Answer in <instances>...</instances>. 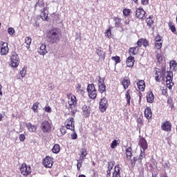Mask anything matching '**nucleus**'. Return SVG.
Segmentation results:
<instances>
[{
    "instance_id": "nucleus-1",
    "label": "nucleus",
    "mask_w": 177,
    "mask_h": 177,
    "mask_svg": "<svg viewBox=\"0 0 177 177\" xmlns=\"http://www.w3.org/2000/svg\"><path fill=\"white\" fill-rule=\"evenodd\" d=\"M47 39L50 44H57L60 41V37H62V32L60 29L55 28L51 29L47 33Z\"/></svg>"
},
{
    "instance_id": "nucleus-2",
    "label": "nucleus",
    "mask_w": 177,
    "mask_h": 177,
    "mask_svg": "<svg viewBox=\"0 0 177 177\" xmlns=\"http://www.w3.org/2000/svg\"><path fill=\"white\" fill-rule=\"evenodd\" d=\"M153 71V77L156 82H161V81H165V74H167V71L165 68L162 67L161 68H159L155 67Z\"/></svg>"
},
{
    "instance_id": "nucleus-3",
    "label": "nucleus",
    "mask_w": 177,
    "mask_h": 177,
    "mask_svg": "<svg viewBox=\"0 0 177 177\" xmlns=\"http://www.w3.org/2000/svg\"><path fill=\"white\" fill-rule=\"evenodd\" d=\"M87 93L88 95V97L93 100H95V99L97 97V90L96 89V87H95V84L93 83L88 84Z\"/></svg>"
},
{
    "instance_id": "nucleus-4",
    "label": "nucleus",
    "mask_w": 177,
    "mask_h": 177,
    "mask_svg": "<svg viewBox=\"0 0 177 177\" xmlns=\"http://www.w3.org/2000/svg\"><path fill=\"white\" fill-rule=\"evenodd\" d=\"M64 127L66 129H70L72 132L75 131V121H74V118H69L64 122Z\"/></svg>"
},
{
    "instance_id": "nucleus-5",
    "label": "nucleus",
    "mask_w": 177,
    "mask_h": 177,
    "mask_svg": "<svg viewBox=\"0 0 177 177\" xmlns=\"http://www.w3.org/2000/svg\"><path fill=\"white\" fill-rule=\"evenodd\" d=\"M40 128L44 133H49L52 131V123L48 120H44L41 124Z\"/></svg>"
},
{
    "instance_id": "nucleus-6",
    "label": "nucleus",
    "mask_w": 177,
    "mask_h": 177,
    "mask_svg": "<svg viewBox=\"0 0 177 177\" xmlns=\"http://www.w3.org/2000/svg\"><path fill=\"white\" fill-rule=\"evenodd\" d=\"M68 97V104L70 107V109H73V107H77V97L75 95H73L72 93H69L67 95Z\"/></svg>"
},
{
    "instance_id": "nucleus-7",
    "label": "nucleus",
    "mask_w": 177,
    "mask_h": 177,
    "mask_svg": "<svg viewBox=\"0 0 177 177\" xmlns=\"http://www.w3.org/2000/svg\"><path fill=\"white\" fill-rule=\"evenodd\" d=\"M10 66L11 67H18L20 63V59L19 58V55L15 53H12L10 56Z\"/></svg>"
},
{
    "instance_id": "nucleus-8",
    "label": "nucleus",
    "mask_w": 177,
    "mask_h": 177,
    "mask_svg": "<svg viewBox=\"0 0 177 177\" xmlns=\"http://www.w3.org/2000/svg\"><path fill=\"white\" fill-rule=\"evenodd\" d=\"M104 77H102L100 76H98V92L100 93H104L106 92V84H104Z\"/></svg>"
},
{
    "instance_id": "nucleus-9",
    "label": "nucleus",
    "mask_w": 177,
    "mask_h": 177,
    "mask_svg": "<svg viewBox=\"0 0 177 177\" xmlns=\"http://www.w3.org/2000/svg\"><path fill=\"white\" fill-rule=\"evenodd\" d=\"M173 77L174 73L171 71H167L165 74L166 85L169 89H172V86L174 85V83H172Z\"/></svg>"
},
{
    "instance_id": "nucleus-10",
    "label": "nucleus",
    "mask_w": 177,
    "mask_h": 177,
    "mask_svg": "<svg viewBox=\"0 0 177 177\" xmlns=\"http://www.w3.org/2000/svg\"><path fill=\"white\" fill-rule=\"evenodd\" d=\"M9 53V47L7 42L1 41L0 44V55L1 56H6Z\"/></svg>"
},
{
    "instance_id": "nucleus-11",
    "label": "nucleus",
    "mask_w": 177,
    "mask_h": 177,
    "mask_svg": "<svg viewBox=\"0 0 177 177\" xmlns=\"http://www.w3.org/2000/svg\"><path fill=\"white\" fill-rule=\"evenodd\" d=\"M21 174L24 176H28L31 174V167L28 166L27 164L23 163L20 167Z\"/></svg>"
},
{
    "instance_id": "nucleus-12",
    "label": "nucleus",
    "mask_w": 177,
    "mask_h": 177,
    "mask_svg": "<svg viewBox=\"0 0 177 177\" xmlns=\"http://www.w3.org/2000/svg\"><path fill=\"white\" fill-rule=\"evenodd\" d=\"M161 129L162 131H165V132H171L172 131V123L169 120H166L162 123Z\"/></svg>"
},
{
    "instance_id": "nucleus-13",
    "label": "nucleus",
    "mask_w": 177,
    "mask_h": 177,
    "mask_svg": "<svg viewBox=\"0 0 177 177\" xmlns=\"http://www.w3.org/2000/svg\"><path fill=\"white\" fill-rule=\"evenodd\" d=\"M107 106H109L107 98L103 97L101 99L100 102V110L101 113H104L107 110Z\"/></svg>"
},
{
    "instance_id": "nucleus-14",
    "label": "nucleus",
    "mask_w": 177,
    "mask_h": 177,
    "mask_svg": "<svg viewBox=\"0 0 177 177\" xmlns=\"http://www.w3.org/2000/svg\"><path fill=\"white\" fill-rule=\"evenodd\" d=\"M43 165L45 168L53 167V158L50 156H46L43 160Z\"/></svg>"
},
{
    "instance_id": "nucleus-15",
    "label": "nucleus",
    "mask_w": 177,
    "mask_h": 177,
    "mask_svg": "<svg viewBox=\"0 0 177 177\" xmlns=\"http://www.w3.org/2000/svg\"><path fill=\"white\" fill-rule=\"evenodd\" d=\"M138 145L141 149H142V151H146L149 147V145L147 144V141L145 138H140L139 140Z\"/></svg>"
},
{
    "instance_id": "nucleus-16",
    "label": "nucleus",
    "mask_w": 177,
    "mask_h": 177,
    "mask_svg": "<svg viewBox=\"0 0 177 177\" xmlns=\"http://www.w3.org/2000/svg\"><path fill=\"white\" fill-rule=\"evenodd\" d=\"M136 16L138 17V19L145 20V19H146V11H145L143 8H137Z\"/></svg>"
},
{
    "instance_id": "nucleus-17",
    "label": "nucleus",
    "mask_w": 177,
    "mask_h": 177,
    "mask_svg": "<svg viewBox=\"0 0 177 177\" xmlns=\"http://www.w3.org/2000/svg\"><path fill=\"white\" fill-rule=\"evenodd\" d=\"M111 177H121V167L120 166V164L115 166Z\"/></svg>"
},
{
    "instance_id": "nucleus-18",
    "label": "nucleus",
    "mask_w": 177,
    "mask_h": 177,
    "mask_svg": "<svg viewBox=\"0 0 177 177\" xmlns=\"http://www.w3.org/2000/svg\"><path fill=\"white\" fill-rule=\"evenodd\" d=\"M129 54L130 56H136V55H139V48L138 46L130 47L129 48Z\"/></svg>"
},
{
    "instance_id": "nucleus-19",
    "label": "nucleus",
    "mask_w": 177,
    "mask_h": 177,
    "mask_svg": "<svg viewBox=\"0 0 177 177\" xmlns=\"http://www.w3.org/2000/svg\"><path fill=\"white\" fill-rule=\"evenodd\" d=\"M146 24L149 28H152V30H154V20H153V15H151L148 18H147Z\"/></svg>"
},
{
    "instance_id": "nucleus-20",
    "label": "nucleus",
    "mask_w": 177,
    "mask_h": 177,
    "mask_svg": "<svg viewBox=\"0 0 177 177\" xmlns=\"http://www.w3.org/2000/svg\"><path fill=\"white\" fill-rule=\"evenodd\" d=\"M86 156H88V151L86 148H82L80 150V156L79 158V161H84Z\"/></svg>"
},
{
    "instance_id": "nucleus-21",
    "label": "nucleus",
    "mask_w": 177,
    "mask_h": 177,
    "mask_svg": "<svg viewBox=\"0 0 177 177\" xmlns=\"http://www.w3.org/2000/svg\"><path fill=\"white\" fill-rule=\"evenodd\" d=\"M138 88L140 92H145V89L146 88V84L145 83V80H138L137 82Z\"/></svg>"
},
{
    "instance_id": "nucleus-22",
    "label": "nucleus",
    "mask_w": 177,
    "mask_h": 177,
    "mask_svg": "<svg viewBox=\"0 0 177 177\" xmlns=\"http://www.w3.org/2000/svg\"><path fill=\"white\" fill-rule=\"evenodd\" d=\"M82 111H83V115L86 118H88L89 115H91V107L84 105L82 108Z\"/></svg>"
},
{
    "instance_id": "nucleus-23",
    "label": "nucleus",
    "mask_w": 177,
    "mask_h": 177,
    "mask_svg": "<svg viewBox=\"0 0 177 177\" xmlns=\"http://www.w3.org/2000/svg\"><path fill=\"white\" fill-rule=\"evenodd\" d=\"M75 90L77 93H80V95H84L85 93L84 86L80 83L76 84Z\"/></svg>"
},
{
    "instance_id": "nucleus-24",
    "label": "nucleus",
    "mask_w": 177,
    "mask_h": 177,
    "mask_svg": "<svg viewBox=\"0 0 177 177\" xmlns=\"http://www.w3.org/2000/svg\"><path fill=\"white\" fill-rule=\"evenodd\" d=\"M126 64L127 67H133V64H135V57L130 55L126 61Z\"/></svg>"
},
{
    "instance_id": "nucleus-25",
    "label": "nucleus",
    "mask_w": 177,
    "mask_h": 177,
    "mask_svg": "<svg viewBox=\"0 0 177 177\" xmlns=\"http://www.w3.org/2000/svg\"><path fill=\"white\" fill-rule=\"evenodd\" d=\"M144 114L147 120H151V117H153V112H151V109L149 107L145 109Z\"/></svg>"
},
{
    "instance_id": "nucleus-26",
    "label": "nucleus",
    "mask_w": 177,
    "mask_h": 177,
    "mask_svg": "<svg viewBox=\"0 0 177 177\" xmlns=\"http://www.w3.org/2000/svg\"><path fill=\"white\" fill-rule=\"evenodd\" d=\"M124 89H128L129 88V86L131 85V80L124 78L121 82Z\"/></svg>"
},
{
    "instance_id": "nucleus-27",
    "label": "nucleus",
    "mask_w": 177,
    "mask_h": 177,
    "mask_svg": "<svg viewBox=\"0 0 177 177\" xmlns=\"http://www.w3.org/2000/svg\"><path fill=\"white\" fill-rule=\"evenodd\" d=\"M168 27L171 32H173V34L177 35L176 27L175 26V24H174L172 21L168 22Z\"/></svg>"
},
{
    "instance_id": "nucleus-28",
    "label": "nucleus",
    "mask_w": 177,
    "mask_h": 177,
    "mask_svg": "<svg viewBox=\"0 0 177 177\" xmlns=\"http://www.w3.org/2000/svg\"><path fill=\"white\" fill-rule=\"evenodd\" d=\"M147 100L148 103H153L154 102V94H153V91H149L147 93Z\"/></svg>"
},
{
    "instance_id": "nucleus-29",
    "label": "nucleus",
    "mask_w": 177,
    "mask_h": 177,
    "mask_svg": "<svg viewBox=\"0 0 177 177\" xmlns=\"http://www.w3.org/2000/svg\"><path fill=\"white\" fill-rule=\"evenodd\" d=\"M125 99L127 100L126 105L131 106V89H128L125 94Z\"/></svg>"
},
{
    "instance_id": "nucleus-30",
    "label": "nucleus",
    "mask_w": 177,
    "mask_h": 177,
    "mask_svg": "<svg viewBox=\"0 0 177 177\" xmlns=\"http://www.w3.org/2000/svg\"><path fill=\"white\" fill-rule=\"evenodd\" d=\"M26 128L29 132H36L37 131V126L32 125V124L28 122L26 123Z\"/></svg>"
},
{
    "instance_id": "nucleus-31",
    "label": "nucleus",
    "mask_w": 177,
    "mask_h": 177,
    "mask_svg": "<svg viewBox=\"0 0 177 177\" xmlns=\"http://www.w3.org/2000/svg\"><path fill=\"white\" fill-rule=\"evenodd\" d=\"M39 53V55H42L43 56L48 53V51L46 50V46L45 44H41L40 46Z\"/></svg>"
},
{
    "instance_id": "nucleus-32",
    "label": "nucleus",
    "mask_w": 177,
    "mask_h": 177,
    "mask_svg": "<svg viewBox=\"0 0 177 177\" xmlns=\"http://www.w3.org/2000/svg\"><path fill=\"white\" fill-rule=\"evenodd\" d=\"M52 152L54 154H59L60 153V145L59 144H55L52 148Z\"/></svg>"
},
{
    "instance_id": "nucleus-33",
    "label": "nucleus",
    "mask_w": 177,
    "mask_h": 177,
    "mask_svg": "<svg viewBox=\"0 0 177 177\" xmlns=\"http://www.w3.org/2000/svg\"><path fill=\"white\" fill-rule=\"evenodd\" d=\"M96 53L97 56H99L100 59H104V52H103L101 47L96 49Z\"/></svg>"
},
{
    "instance_id": "nucleus-34",
    "label": "nucleus",
    "mask_w": 177,
    "mask_h": 177,
    "mask_svg": "<svg viewBox=\"0 0 177 177\" xmlns=\"http://www.w3.org/2000/svg\"><path fill=\"white\" fill-rule=\"evenodd\" d=\"M132 156V147H129L126 149V157L127 160H129Z\"/></svg>"
},
{
    "instance_id": "nucleus-35",
    "label": "nucleus",
    "mask_w": 177,
    "mask_h": 177,
    "mask_svg": "<svg viewBox=\"0 0 177 177\" xmlns=\"http://www.w3.org/2000/svg\"><path fill=\"white\" fill-rule=\"evenodd\" d=\"M122 13L125 17H129V16H131V13H132V10L129 8H124L122 10Z\"/></svg>"
},
{
    "instance_id": "nucleus-36",
    "label": "nucleus",
    "mask_w": 177,
    "mask_h": 177,
    "mask_svg": "<svg viewBox=\"0 0 177 177\" xmlns=\"http://www.w3.org/2000/svg\"><path fill=\"white\" fill-rule=\"evenodd\" d=\"M146 157V152L145 151L143 150H140V153L139 155V157L138 158V162L142 164V160H143V158H145Z\"/></svg>"
},
{
    "instance_id": "nucleus-37",
    "label": "nucleus",
    "mask_w": 177,
    "mask_h": 177,
    "mask_svg": "<svg viewBox=\"0 0 177 177\" xmlns=\"http://www.w3.org/2000/svg\"><path fill=\"white\" fill-rule=\"evenodd\" d=\"M42 8H43V10L41 11L40 16L42 20L48 21V14L45 12V6L42 7Z\"/></svg>"
},
{
    "instance_id": "nucleus-38",
    "label": "nucleus",
    "mask_w": 177,
    "mask_h": 177,
    "mask_svg": "<svg viewBox=\"0 0 177 177\" xmlns=\"http://www.w3.org/2000/svg\"><path fill=\"white\" fill-rule=\"evenodd\" d=\"M39 107V103L38 102H35L32 106V110L34 113H38V108Z\"/></svg>"
},
{
    "instance_id": "nucleus-39",
    "label": "nucleus",
    "mask_w": 177,
    "mask_h": 177,
    "mask_svg": "<svg viewBox=\"0 0 177 177\" xmlns=\"http://www.w3.org/2000/svg\"><path fill=\"white\" fill-rule=\"evenodd\" d=\"M25 44H26V47L27 48V49H29L30 45H31V38H30V37H26Z\"/></svg>"
},
{
    "instance_id": "nucleus-40",
    "label": "nucleus",
    "mask_w": 177,
    "mask_h": 177,
    "mask_svg": "<svg viewBox=\"0 0 177 177\" xmlns=\"http://www.w3.org/2000/svg\"><path fill=\"white\" fill-rule=\"evenodd\" d=\"M136 161H138V158L133 157V159L130 160V165L131 168H135V165H136Z\"/></svg>"
},
{
    "instance_id": "nucleus-41",
    "label": "nucleus",
    "mask_w": 177,
    "mask_h": 177,
    "mask_svg": "<svg viewBox=\"0 0 177 177\" xmlns=\"http://www.w3.org/2000/svg\"><path fill=\"white\" fill-rule=\"evenodd\" d=\"M114 21H115V27H120L121 26V19L118 17H115L114 18Z\"/></svg>"
},
{
    "instance_id": "nucleus-42",
    "label": "nucleus",
    "mask_w": 177,
    "mask_h": 177,
    "mask_svg": "<svg viewBox=\"0 0 177 177\" xmlns=\"http://www.w3.org/2000/svg\"><path fill=\"white\" fill-rule=\"evenodd\" d=\"M19 74L22 78H24V77H26V74H27V68L24 67L22 70L20 71Z\"/></svg>"
},
{
    "instance_id": "nucleus-43",
    "label": "nucleus",
    "mask_w": 177,
    "mask_h": 177,
    "mask_svg": "<svg viewBox=\"0 0 177 177\" xmlns=\"http://www.w3.org/2000/svg\"><path fill=\"white\" fill-rule=\"evenodd\" d=\"M111 59L114 60L115 64H118V63H121V59L118 55H116L115 57H111Z\"/></svg>"
},
{
    "instance_id": "nucleus-44",
    "label": "nucleus",
    "mask_w": 177,
    "mask_h": 177,
    "mask_svg": "<svg viewBox=\"0 0 177 177\" xmlns=\"http://www.w3.org/2000/svg\"><path fill=\"white\" fill-rule=\"evenodd\" d=\"M114 167V162H109L107 166V171H112Z\"/></svg>"
},
{
    "instance_id": "nucleus-45",
    "label": "nucleus",
    "mask_w": 177,
    "mask_h": 177,
    "mask_svg": "<svg viewBox=\"0 0 177 177\" xmlns=\"http://www.w3.org/2000/svg\"><path fill=\"white\" fill-rule=\"evenodd\" d=\"M155 42H163L162 37L160 36V35H157L154 39Z\"/></svg>"
},
{
    "instance_id": "nucleus-46",
    "label": "nucleus",
    "mask_w": 177,
    "mask_h": 177,
    "mask_svg": "<svg viewBox=\"0 0 177 177\" xmlns=\"http://www.w3.org/2000/svg\"><path fill=\"white\" fill-rule=\"evenodd\" d=\"M156 59H157L158 63H160V64L162 63L163 58L161 54H158L156 55Z\"/></svg>"
},
{
    "instance_id": "nucleus-47",
    "label": "nucleus",
    "mask_w": 177,
    "mask_h": 177,
    "mask_svg": "<svg viewBox=\"0 0 177 177\" xmlns=\"http://www.w3.org/2000/svg\"><path fill=\"white\" fill-rule=\"evenodd\" d=\"M137 122L139 124V125H143V115H140L137 118Z\"/></svg>"
},
{
    "instance_id": "nucleus-48",
    "label": "nucleus",
    "mask_w": 177,
    "mask_h": 177,
    "mask_svg": "<svg viewBox=\"0 0 177 177\" xmlns=\"http://www.w3.org/2000/svg\"><path fill=\"white\" fill-rule=\"evenodd\" d=\"M154 45H155V48H156L158 50L162 48V42L155 41Z\"/></svg>"
},
{
    "instance_id": "nucleus-49",
    "label": "nucleus",
    "mask_w": 177,
    "mask_h": 177,
    "mask_svg": "<svg viewBox=\"0 0 177 177\" xmlns=\"http://www.w3.org/2000/svg\"><path fill=\"white\" fill-rule=\"evenodd\" d=\"M142 45L145 48H147L149 46V40L142 39Z\"/></svg>"
},
{
    "instance_id": "nucleus-50",
    "label": "nucleus",
    "mask_w": 177,
    "mask_h": 177,
    "mask_svg": "<svg viewBox=\"0 0 177 177\" xmlns=\"http://www.w3.org/2000/svg\"><path fill=\"white\" fill-rule=\"evenodd\" d=\"M105 37L110 38L111 37V29L109 28L105 32Z\"/></svg>"
},
{
    "instance_id": "nucleus-51",
    "label": "nucleus",
    "mask_w": 177,
    "mask_h": 177,
    "mask_svg": "<svg viewBox=\"0 0 177 177\" xmlns=\"http://www.w3.org/2000/svg\"><path fill=\"white\" fill-rule=\"evenodd\" d=\"M142 45H143V39H140L137 41V46L138 48H142Z\"/></svg>"
},
{
    "instance_id": "nucleus-52",
    "label": "nucleus",
    "mask_w": 177,
    "mask_h": 177,
    "mask_svg": "<svg viewBox=\"0 0 177 177\" xmlns=\"http://www.w3.org/2000/svg\"><path fill=\"white\" fill-rule=\"evenodd\" d=\"M117 145H118V143L117 142V140H113L111 145V149H115V147H117Z\"/></svg>"
},
{
    "instance_id": "nucleus-53",
    "label": "nucleus",
    "mask_w": 177,
    "mask_h": 177,
    "mask_svg": "<svg viewBox=\"0 0 177 177\" xmlns=\"http://www.w3.org/2000/svg\"><path fill=\"white\" fill-rule=\"evenodd\" d=\"M8 32L10 35H13L15 34V28H8Z\"/></svg>"
},
{
    "instance_id": "nucleus-54",
    "label": "nucleus",
    "mask_w": 177,
    "mask_h": 177,
    "mask_svg": "<svg viewBox=\"0 0 177 177\" xmlns=\"http://www.w3.org/2000/svg\"><path fill=\"white\" fill-rule=\"evenodd\" d=\"M60 132H61L62 136H64L66 133V127L64 126L61 127Z\"/></svg>"
},
{
    "instance_id": "nucleus-55",
    "label": "nucleus",
    "mask_w": 177,
    "mask_h": 177,
    "mask_svg": "<svg viewBox=\"0 0 177 177\" xmlns=\"http://www.w3.org/2000/svg\"><path fill=\"white\" fill-rule=\"evenodd\" d=\"M19 140H20V142H24V140H26V135L20 134L19 135Z\"/></svg>"
},
{
    "instance_id": "nucleus-56",
    "label": "nucleus",
    "mask_w": 177,
    "mask_h": 177,
    "mask_svg": "<svg viewBox=\"0 0 177 177\" xmlns=\"http://www.w3.org/2000/svg\"><path fill=\"white\" fill-rule=\"evenodd\" d=\"M81 167H82V161H79L77 164V171H81Z\"/></svg>"
},
{
    "instance_id": "nucleus-57",
    "label": "nucleus",
    "mask_w": 177,
    "mask_h": 177,
    "mask_svg": "<svg viewBox=\"0 0 177 177\" xmlns=\"http://www.w3.org/2000/svg\"><path fill=\"white\" fill-rule=\"evenodd\" d=\"M44 110L46 113H52V109L50 108V106H45Z\"/></svg>"
},
{
    "instance_id": "nucleus-58",
    "label": "nucleus",
    "mask_w": 177,
    "mask_h": 177,
    "mask_svg": "<svg viewBox=\"0 0 177 177\" xmlns=\"http://www.w3.org/2000/svg\"><path fill=\"white\" fill-rule=\"evenodd\" d=\"M39 1L38 0V1L36 3L35 6H39V8H44V6H45V3H42L41 4H39Z\"/></svg>"
},
{
    "instance_id": "nucleus-59",
    "label": "nucleus",
    "mask_w": 177,
    "mask_h": 177,
    "mask_svg": "<svg viewBox=\"0 0 177 177\" xmlns=\"http://www.w3.org/2000/svg\"><path fill=\"white\" fill-rule=\"evenodd\" d=\"M71 139H73V140H75V139H77V138H78V136L77 135V133H73L71 134Z\"/></svg>"
},
{
    "instance_id": "nucleus-60",
    "label": "nucleus",
    "mask_w": 177,
    "mask_h": 177,
    "mask_svg": "<svg viewBox=\"0 0 177 177\" xmlns=\"http://www.w3.org/2000/svg\"><path fill=\"white\" fill-rule=\"evenodd\" d=\"M141 3L144 6L149 5V0H141Z\"/></svg>"
},
{
    "instance_id": "nucleus-61",
    "label": "nucleus",
    "mask_w": 177,
    "mask_h": 177,
    "mask_svg": "<svg viewBox=\"0 0 177 177\" xmlns=\"http://www.w3.org/2000/svg\"><path fill=\"white\" fill-rule=\"evenodd\" d=\"M106 177H111V170H106Z\"/></svg>"
},
{
    "instance_id": "nucleus-62",
    "label": "nucleus",
    "mask_w": 177,
    "mask_h": 177,
    "mask_svg": "<svg viewBox=\"0 0 177 177\" xmlns=\"http://www.w3.org/2000/svg\"><path fill=\"white\" fill-rule=\"evenodd\" d=\"M167 103L168 104H172V98L171 97H168Z\"/></svg>"
},
{
    "instance_id": "nucleus-63",
    "label": "nucleus",
    "mask_w": 177,
    "mask_h": 177,
    "mask_svg": "<svg viewBox=\"0 0 177 177\" xmlns=\"http://www.w3.org/2000/svg\"><path fill=\"white\" fill-rule=\"evenodd\" d=\"M165 168H169V163H165Z\"/></svg>"
},
{
    "instance_id": "nucleus-64",
    "label": "nucleus",
    "mask_w": 177,
    "mask_h": 177,
    "mask_svg": "<svg viewBox=\"0 0 177 177\" xmlns=\"http://www.w3.org/2000/svg\"><path fill=\"white\" fill-rule=\"evenodd\" d=\"M78 177H86V175H84V174H80V175H79Z\"/></svg>"
}]
</instances>
